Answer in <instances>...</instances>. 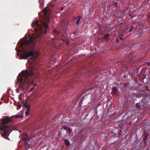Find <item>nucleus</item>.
Returning a JSON list of instances; mask_svg holds the SVG:
<instances>
[{"mask_svg": "<svg viewBox=\"0 0 150 150\" xmlns=\"http://www.w3.org/2000/svg\"><path fill=\"white\" fill-rule=\"evenodd\" d=\"M65 142L67 146H68L69 145L70 142L67 139H66L65 140Z\"/></svg>", "mask_w": 150, "mask_h": 150, "instance_id": "1a4fd4ad", "label": "nucleus"}, {"mask_svg": "<svg viewBox=\"0 0 150 150\" xmlns=\"http://www.w3.org/2000/svg\"><path fill=\"white\" fill-rule=\"evenodd\" d=\"M34 88H30V89H31V91H32L33 90V89Z\"/></svg>", "mask_w": 150, "mask_h": 150, "instance_id": "dca6fc26", "label": "nucleus"}, {"mask_svg": "<svg viewBox=\"0 0 150 150\" xmlns=\"http://www.w3.org/2000/svg\"><path fill=\"white\" fill-rule=\"evenodd\" d=\"M25 114L27 115H29L28 111V110H27L25 111Z\"/></svg>", "mask_w": 150, "mask_h": 150, "instance_id": "4468645a", "label": "nucleus"}, {"mask_svg": "<svg viewBox=\"0 0 150 150\" xmlns=\"http://www.w3.org/2000/svg\"><path fill=\"white\" fill-rule=\"evenodd\" d=\"M49 6H52V4L51 3H50L49 4Z\"/></svg>", "mask_w": 150, "mask_h": 150, "instance_id": "a211bd4d", "label": "nucleus"}, {"mask_svg": "<svg viewBox=\"0 0 150 150\" xmlns=\"http://www.w3.org/2000/svg\"><path fill=\"white\" fill-rule=\"evenodd\" d=\"M24 106L25 107L27 108L28 110H29L30 108L29 105L27 103H24Z\"/></svg>", "mask_w": 150, "mask_h": 150, "instance_id": "6e6552de", "label": "nucleus"}, {"mask_svg": "<svg viewBox=\"0 0 150 150\" xmlns=\"http://www.w3.org/2000/svg\"><path fill=\"white\" fill-rule=\"evenodd\" d=\"M63 7H62V10H63Z\"/></svg>", "mask_w": 150, "mask_h": 150, "instance_id": "412c9836", "label": "nucleus"}, {"mask_svg": "<svg viewBox=\"0 0 150 150\" xmlns=\"http://www.w3.org/2000/svg\"><path fill=\"white\" fill-rule=\"evenodd\" d=\"M16 116L17 117H21V116H20V115H17Z\"/></svg>", "mask_w": 150, "mask_h": 150, "instance_id": "f3484780", "label": "nucleus"}, {"mask_svg": "<svg viewBox=\"0 0 150 150\" xmlns=\"http://www.w3.org/2000/svg\"><path fill=\"white\" fill-rule=\"evenodd\" d=\"M11 121L10 118L7 116H5L3 119H0L1 123L4 124L0 127V130H2L1 132V135L7 139H9L8 137L9 134L13 130V127L12 126H7L5 125L6 124Z\"/></svg>", "mask_w": 150, "mask_h": 150, "instance_id": "7ed1b4c3", "label": "nucleus"}, {"mask_svg": "<svg viewBox=\"0 0 150 150\" xmlns=\"http://www.w3.org/2000/svg\"><path fill=\"white\" fill-rule=\"evenodd\" d=\"M49 9L46 7L40 13V21H34L32 23V28L37 33V35L30 37L28 40L24 39L23 42L20 43V47L24 51L27 50V47L34 46L36 42L40 40V37L42 33H45L48 29V22L50 18Z\"/></svg>", "mask_w": 150, "mask_h": 150, "instance_id": "f257e3e1", "label": "nucleus"}, {"mask_svg": "<svg viewBox=\"0 0 150 150\" xmlns=\"http://www.w3.org/2000/svg\"><path fill=\"white\" fill-rule=\"evenodd\" d=\"M132 28H133V27H132L131 26H130L129 27H127V30L129 29V30L128 31V32H130V31H131L132 30Z\"/></svg>", "mask_w": 150, "mask_h": 150, "instance_id": "9b49d317", "label": "nucleus"}, {"mask_svg": "<svg viewBox=\"0 0 150 150\" xmlns=\"http://www.w3.org/2000/svg\"><path fill=\"white\" fill-rule=\"evenodd\" d=\"M21 107V105H19L18 106V108H20Z\"/></svg>", "mask_w": 150, "mask_h": 150, "instance_id": "aec40b11", "label": "nucleus"}, {"mask_svg": "<svg viewBox=\"0 0 150 150\" xmlns=\"http://www.w3.org/2000/svg\"><path fill=\"white\" fill-rule=\"evenodd\" d=\"M117 88L116 87H113V93L114 94H116L117 93Z\"/></svg>", "mask_w": 150, "mask_h": 150, "instance_id": "0eeeda50", "label": "nucleus"}, {"mask_svg": "<svg viewBox=\"0 0 150 150\" xmlns=\"http://www.w3.org/2000/svg\"><path fill=\"white\" fill-rule=\"evenodd\" d=\"M53 33L54 35H57L59 33V31L57 30L54 29L53 31Z\"/></svg>", "mask_w": 150, "mask_h": 150, "instance_id": "9d476101", "label": "nucleus"}, {"mask_svg": "<svg viewBox=\"0 0 150 150\" xmlns=\"http://www.w3.org/2000/svg\"><path fill=\"white\" fill-rule=\"evenodd\" d=\"M25 139H27V137H25Z\"/></svg>", "mask_w": 150, "mask_h": 150, "instance_id": "4be33fe9", "label": "nucleus"}, {"mask_svg": "<svg viewBox=\"0 0 150 150\" xmlns=\"http://www.w3.org/2000/svg\"><path fill=\"white\" fill-rule=\"evenodd\" d=\"M110 35V34H108L105 36V38L106 39H108V38L109 36Z\"/></svg>", "mask_w": 150, "mask_h": 150, "instance_id": "f8f14e48", "label": "nucleus"}, {"mask_svg": "<svg viewBox=\"0 0 150 150\" xmlns=\"http://www.w3.org/2000/svg\"><path fill=\"white\" fill-rule=\"evenodd\" d=\"M119 38H120V40H122V38L120 36H119Z\"/></svg>", "mask_w": 150, "mask_h": 150, "instance_id": "6ab92c4d", "label": "nucleus"}, {"mask_svg": "<svg viewBox=\"0 0 150 150\" xmlns=\"http://www.w3.org/2000/svg\"><path fill=\"white\" fill-rule=\"evenodd\" d=\"M80 19L81 18L79 16L77 17L75 19V21L77 24H79Z\"/></svg>", "mask_w": 150, "mask_h": 150, "instance_id": "39448f33", "label": "nucleus"}, {"mask_svg": "<svg viewBox=\"0 0 150 150\" xmlns=\"http://www.w3.org/2000/svg\"><path fill=\"white\" fill-rule=\"evenodd\" d=\"M137 108H140V106H139V103H137Z\"/></svg>", "mask_w": 150, "mask_h": 150, "instance_id": "2eb2a0df", "label": "nucleus"}, {"mask_svg": "<svg viewBox=\"0 0 150 150\" xmlns=\"http://www.w3.org/2000/svg\"><path fill=\"white\" fill-rule=\"evenodd\" d=\"M33 70L30 69L29 71L24 70L19 74L18 77V83H19V84L18 88L16 90L17 92L18 93L19 88L25 91L28 89L32 84H33L34 86L36 85L35 83H33V81H31L28 77V76L33 75Z\"/></svg>", "mask_w": 150, "mask_h": 150, "instance_id": "f03ea898", "label": "nucleus"}, {"mask_svg": "<svg viewBox=\"0 0 150 150\" xmlns=\"http://www.w3.org/2000/svg\"><path fill=\"white\" fill-rule=\"evenodd\" d=\"M40 7L41 8H42V7L43 5L44 4L42 3V4H41L40 2Z\"/></svg>", "mask_w": 150, "mask_h": 150, "instance_id": "ddd939ff", "label": "nucleus"}, {"mask_svg": "<svg viewBox=\"0 0 150 150\" xmlns=\"http://www.w3.org/2000/svg\"><path fill=\"white\" fill-rule=\"evenodd\" d=\"M17 51V55L20 56L23 59H26L28 57L33 56L34 54V53L32 51H28L26 52H23L21 53H19L22 50H18Z\"/></svg>", "mask_w": 150, "mask_h": 150, "instance_id": "20e7f679", "label": "nucleus"}, {"mask_svg": "<svg viewBox=\"0 0 150 150\" xmlns=\"http://www.w3.org/2000/svg\"><path fill=\"white\" fill-rule=\"evenodd\" d=\"M64 129L66 130L67 131L69 132H71V129L66 126H64Z\"/></svg>", "mask_w": 150, "mask_h": 150, "instance_id": "423d86ee", "label": "nucleus"}]
</instances>
